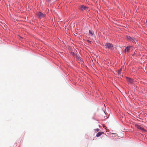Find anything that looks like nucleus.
<instances>
[{
    "mask_svg": "<svg viewBox=\"0 0 147 147\" xmlns=\"http://www.w3.org/2000/svg\"><path fill=\"white\" fill-rule=\"evenodd\" d=\"M146 22L147 23V19L146 20Z\"/></svg>",
    "mask_w": 147,
    "mask_h": 147,
    "instance_id": "obj_16",
    "label": "nucleus"
},
{
    "mask_svg": "<svg viewBox=\"0 0 147 147\" xmlns=\"http://www.w3.org/2000/svg\"><path fill=\"white\" fill-rule=\"evenodd\" d=\"M79 59H78L80 61H81V59H80V58H79Z\"/></svg>",
    "mask_w": 147,
    "mask_h": 147,
    "instance_id": "obj_15",
    "label": "nucleus"
},
{
    "mask_svg": "<svg viewBox=\"0 0 147 147\" xmlns=\"http://www.w3.org/2000/svg\"><path fill=\"white\" fill-rule=\"evenodd\" d=\"M131 47V46H128L124 50V52H125V53L126 54L127 52H129V50H130V48Z\"/></svg>",
    "mask_w": 147,
    "mask_h": 147,
    "instance_id": "obj_5",
    "label": "nucleus"
},
{
    "mask_svg": "<svg viewBox=\"0 0 147 147\" xmlns=\"http://www.w3.org/2000/svg\"><path fill=\"white\" fill-rule=\"evenodd\" d=\"M88 8V7L84 6V5H82L81 6L80 9L81 10H87Z\"/></svg>",
    "mask_w": 147,
    "mask_h": 147,
    "instance_id": "obj_6",
    "label": "nucleus"
},
{
    "mask_svg": "<svg viewBox=\"0 0 147 147\" xmlns=\"http://www.w3.org/2000/svg\"><path fill=\"white\" fill-rule=\"evenodd\" d=\"M126 78L127 81L130 84H132L133 83L134 80L133 79H131L127 77H126Z\"/></svg>",
    "mask_w": 147,
    "mask_h": 147,
    "instance_id": "obj_4",
    "label": "nucleus"
},
{
    "mask_svg": "<svg viewBox=\"0 0 147 147\" xmlns=\"http://www.w3.org/2000/svg\"><path fill=\"white\" fill-rule=\"evenodd\" d=\"M122 71V68H121V69L119 70L118 71V75H119L121 73V71Z\"/></svg>",
    "mask_w": 147,
    "mask_h": 147,
    "instance_id": "obj_10",
    "label": "nucleus"
},
{
    "mask_svg": "<svg viewBox=\"0 0 147 147\" xmlns=\"http://www.w3.org/2000/svg\"><path fill=\"white\" fill-rule=\"evenodd\" d=\"M18 38H19V39H20V38H21L22 37H20V36H18Z\"/></svg>",
    "mask_w": 147,
    "mask_h": 147,
    "instance_id": "obj_13",
    "label": "nucleus"
},
{
    "mask_svg": "<svg viewBox=\"0 0 147 147\" xmlns=\"http://www.w3.org/2000/svg\"><path fill=\"white\" fill-rule=\"evenodd\" d=\"M89 33L91 34L92 35H93L94 34V32L90 30H89Z\"/></svg>",
    "mask_w": 147,
    "mask_h": 147,
    "instance_id": "obj_11",
    "label": "nucleus"
},
{
    "mask_svg": "<svg viewBox=\"0 0 147 147\" xmlns=\"http://www.w3.org/2000/svg\"><path fill=\"white\" fill-rule=\"evenodd\" d=\"M70 27L71 28L72 27H73V28L76 27V28L77 27L76 25V24H75L71 23L70 24Z\"/></svg>",
    "mask_w": 147,
    "mask_h": 147,
    "instance_id": "obj_9",
    "label": "nucleus"
},
{
    "mask_svg": "<svg viewBox=\"0 0 147 147\" xmlns=\"http://www.w3.org/2000/svg\"><path fill=\"white\" fill-rule=\"evenodd\" d=\"M87 42H89H89H90V41H89V40H87Z\"/></svg>",
    "mask_w": 147,
    "mask_h": 147,
    "instance_id": "obj_14",
    "label": "nucleus"
},
{
    "mask_svg": "<svg viewBox=\"0 0 147 147\" xmlns=\"http://www.w3.org/2000/svg\"><path fill=\"white\" fill-rule=\"evenodd\" d=\"M105 46H106V48H107L111 50L113 49V46L112 44L108 43Z\"/></svg>",
    "mask_w": 147,
    "mask_h": 147,
    "instance_id": "obj_3",
    "label": "nucleus"
},
{
    "mask_svg": "<svg viewBox=\"0 0 147 147\" xmlns=\"http://www.w3.org/2000/svg\"><path fill=\"white\" fill-rule=\"evenodd\" d=\"M104 134V133L103 132H99L97 134L96 136L97 137H98L100 136L101 135Z\"/></svg>",
    "mask_w": 147,
    "mask_h": 147,
    "instance_id": "obj_8",
    "label": "nucleus"
},
{
    "mask_svg": "<svg viewBox=\"0 0 147 147\" xmlns=\"http://www.w3.org/2000/svg\"><path fill=\"white\" fill-rule=\"evenodd\" d=\"M126 38L127 40L128 41H132L134 43H136V40L135 38H131L129 36H126Z\"/></svg>",
    "mask_w": 147,
    "mask_h": 147,
    "instance_id": "obj_2",
    "label": "nucleus"
},
{
    "mask_svg": "<svg viewBox=\"0 0 147 147\" xmlns=\"http://www.w3.org/2000/svg\"><path fill=\"white\" fill-rule=\"evenodd\" d=\"M37 16L40 19L44 18L45 16L46 15L45 14L42 13L41 12H39L36 14Z\"/></svg>",
    "mask_w": 147,
    "mask_h": 147,
    "instance_id": "obj_1",
    "label": "nucleus"
},
{
    "mask_svg": "<svg viewBox=\"0 0 147 147\" xmlns=\"http://www.w3.org/2000/svg\"><path fill=\"white\" fill-rule=\"evenodd\" d=\"M136 127L138 129H140L142 131H144L145 130L144 129L143 127H141L140 125H136Z\"/></svg>",
    "mask_w": 147,
    "mask_h": 147,
    "instance_id": "obj_7",
    "label": "nucleus"
},
{
    "mask_svg": "<svg viewBox=\"0 0 147 147\" xmlns=\"http://www.w3.org/2000/svg\"><path fill=\"white\" fill-rule=\"evenodd\" d=\"M96 132H98L99 131V129H95Z\"/></svg>",
    "mask_w": 147,
    "mask_h": 147,
    "instance_id": "obj_12",
    "label": "nucleus"
}]
</instances>
